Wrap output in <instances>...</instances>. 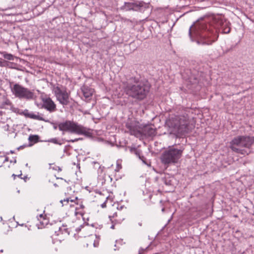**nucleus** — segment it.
Returning a JSON list of instances; mask_svg holds the SVG:
<instances>
[{"instance_id": "f257e3e1", "label": "nucleus", "mask_w": 254, "mask_h": 254, "mask_svg": "<svg viewBox=\"0 0 254 254\" xmlns=\"http://www.w3.org/2000/svg\"><path fill=\"white\" fill-rule=\"evenodd\" d=\"M230 24L226 21L217 20L212 16H204L190 27L189 35L192 42L199 45L209 46L218 39L216 29L220 28L223 33L228 34L231 31Z\"/></svg>"}, {"instance_id": "f03ea898", "label": "nucleus", "mask_w": 254, "mask_h": 254, "mask_svg": "<svg viewBox=\"0 0 254 254\" xmlns=\"http://www.w3.org/2000/svg\"><path fill=\"white\" fill-rule=\"evenodd\" d=\"M123 89L128 97L141 101L145 99L149 92L150 85L148 81L132 76L123 83Z\"/></svg>"}, {"instance_id": "7ed1b4c3", "label": "nucleus", "mask_w": 254, "mask_h": 254, "mask_svg": "<svg viewBox=\"0 0 254 254\" xmlns=\"http://www.w3.org/2000/svg\"><path fill=\"white\" fill-rule=\"evenodd\" d=\"M166 125L177 136L184 135L191 129L187 115H172L166 120Z\"/></svg>"}, {"instance_id": "20e7f679", "label": "nucleus", "mask_w": 254, "mask_h": 254, "mask_svg": "<svg viewBox=\"0 0 254 254\" xmlns=\"http://www.w3.org/2000/svg\"><path fill=\"white\" fill-rule=\"evenodd\" d=\"M51 124L53 126L54 129L58 128L59 130L62 132V135H64L66 132L86 136H89L90 134V133L87 131L86 128L73 121L66 120L59 123L52 122Z\"/></svg>"}, {"instance_id": "39448f33", "label": "nucleus", "mask_w": 254, "mask_h": 254, "mask_svg": "<svg viewBox=\"0 0 254 254\" xmlns=\"http://www.w3.org/2000/svg\"><path fill=\"white\" fill-rule=\"evenodd\" d=\"M254 143V137L249 135H239L230 142V148L234 152L242 155H248L250 152L241 147L250 149Z\"/></svg>"}, {"instance_id": "423d86ee", "label": "nucleus", "mask_w": 254, "mask_h": 254, "mask_svg": "<svg viewBox=\"0 0 254 254\" xmlns=\"http://www.w3.org/2000/svg\"><path fill=\"white\" fill-rule=\"evenodd\" d=\"M183 150V149H179L174 146H169L163 152L160 156L162 163L167 166L177 163L181 158Z\"/></svg>"}, {"instance_id": "0eeeda50", "label": "nucleus", "mask_w": 254, "mask_h": 254, "mask_svg": "<svg viewBox=\"0 0 254 254\" xmlns=\"http://www.w3.org/2000/svg\"><path fill=\"white\" fill-rule=\"evenodd\" d=\"M11 90L14 96L19 99L26 100L34 99V93L32 91L18 83L14 84Z\"/></svg>"}, {"instance_id": "6e6552de", "label": "nucleus", "mask_w": 254, "mask_h": 254, "mask_svg": "<svg viewBox=\"0 0 254 254\" xmlns=\"http://www.w3.org/2000/svg\"><path fill=\"white\" fill-rule=\"evenodd\" d=\"M148 7L147 4L143 1H134L133 2H125L120 8L123 11H144Z\"/></svg>"}, {"instance_id": "1a4fd4ad", "label": "nucleus", "mask_w": 254, "mask_h": 254, "mask_svg": "<svg viewBox=\"0 0 254 254\" xmlns=\"http://www.w3.org/2000/svg\"><path fill=\"white\" fill-rule=\"evenodd\" d=\"M139 123L134 121H128L126 123V127L130 135L138 136L139 134L140 128Z\"/></svg>"}, {"instance_id": "9d476101", "label": "nucleus", "mask_w": 254, "mask_h": 254, "mask_svg": "<svg viewBox=\"0 0 254 254\" xmlns=\"http://www.w3.org/2000/svg\"><path fill=\"white\" fill-rule=\"evenodd\" d=\"M42 108L46 109L50 113L55 112L57 110L56 105L50 97H42Z\"/></svg>"}, {"instance_id": "9b49d317", "label": "nucleus", "mask_w": 254, "mask_h": 254, "mask_svg": "<svg viewBox=\"0 0 254 254\" xmlns=\"http://www.w3.org/2000/svg\"><path fill=\"white\" fill-rule=\"evenodd\" d=\"M156 133V129L149 125H145L140 128L139 135L143 136L146 137H153Z\"/></svg>"}, {"instance_id": "f8f14e48", "label": "nucleus", "mask_w": 254, "mask_h": 254, "mask_svg": "<svg viewBox=\"0 0 254 254\" xmlns=\"http://www.w3.org/2000/svg\"><path fill=\"white\" fill-rule=\"evenodd\" d=\"M69 95L68 93L65 91L61 95H59L57 97V100L59 101L60 103L63 106H67L69 103Z\"/></svg>"}, {"instance_id": "ddd939ff", "label": "nucleus", "mask_w": 254, "mask_h": 254, "mask_svg": "<svg viewBox=\"0 0 254 254\" xmlns=\"http://www.w3.org/2000/svg\"><path fill=\"white\" fill-rule=\"evenodd\" d=\"M81 90L85 98L88 100H90L93 95L94 90L86 85H83L81 87Z\"/></svg>"}, {"instance_id": "4468645a", "label": "nucleus", "mask_w": 254, "mask_h": 254, "mask_svg": "<svg viewBox=\"0 0 254 254\" xmlns=\"http://www.w3.org/2000/svg\"><path fill=\"white\" fill-rule=\"evenodd\" d=\"M49 228H48L52 231L54 232L56 236L60 235V231H61L60 222H55L54 224H49Z\"/></svg>"}, {"instance_id": "2eb2a0df", "label": "nucleus", "mask_w": 254, "mask_h": 254, "mask_svg": "<svg viewBox=\"0 0 254 254\" xmlns=\"http://www.w3.org/2000/svg\"><path fill=\"white\" fill-rule=\"evenodd\" d=\"M129 151L131 153H133L137 157H138L141 161H142V162L145 163V164H146V162H145V158L142 156V155H141V151L139 150V149H137L135 147H129Z\"/></svg>"}, {"instance_id": "dca6fc26", "label": "nucleus", "mask_w": 254, "mask_h": 254, "mask_svg": "<svg viewBox=\"0 0 254 254\" xmlns=\"http://www.w3.org/2000/svg\"><path fill=\"white\" fill-rule=\"evenodd\" d=\"M172 179L173 178L169 175L165 174L164 176L162 177L161 180L166 186H172Z\"/></svg>"}, {"instance_id": "f3484780", "label": "nucleus", "mask_w": 254, "mask_h": 254, "mask_svg": "<svg viewBox=\"0 0 254 254\" xmlns=\"http://www.w3.org/2000/svg\"><path fill=\"white\" fill-rule=\"evenodd\" d=\"M40 225H38V229H42L43 227H46L47 228H49V224H48V220L46 218H43L40 221Z\"/></svg>"}, {"instance_id": "a211bd4d", "label": "nucleus", "mask_w": 254, "mask_h": 254, "mask_svg": "<svg viewBox=\"0 0 254 254\" xmlns=\"http://www.w3.org/2000/svg\"><path fill=\"white\" fill-rule=\"evenodd\" d=\"M29 118L35 119V120H37L39 121H44L45 122H49V120H46L44 118H43V117L40 116L39 115H35L32 113H30Z\"/></svg>"}, {"instance_id": "6ab92c4d", "label": "nucleus", "mask_w": 254, "mask_h": 254, "mask_svg": "<svg viewBox=\"0 0 254 254\" xmlns=\"http://www.w3.org/2000/svg\"><path fill=\"white\" fill-rule=\"evenodd\" d=\"M40 137L38 135L31 134L29 136L28 140L33 143H37L39 141Z\"/></svg>"}, {"instance_id": "aec40b11", "label": "nucleus", "mask_w": 254, "mask_h": 254, "mask_svg": "<svg viewBox=\"0 0 254 254\" xmlns=\"http://www.w3.org/2000/svg\"><path fill=\"white\" fill-rule=\"evenodd\" d=\"M46 141L53 143L54 144H58L60 145H61L63 144V142H61L60 140H59V139L57 138H50L47 140Z\"/></svg>"}, {"instance_id": "412c9836", "label": "nucleus", "mask_w": 254, "mask_h": 254, "mask_svg": "<svg viewBox=\"0 0 254 254\" xmlns=\"http://www.w3.org/2000/svg\"><path fill=\"white\" fill-rule=\"evenodd\" d=\"M65 91V90L63 91L60 88V87L57 86L55 89V94L56 97H57L59 95L62 94Z\"/></svg>"}, {"instance_id": "4be33fe9", "label": "nucleus", "mask_w": 254, "mask_h": 254, "mask_svg": "<svg viewBox=\"0 0 254 254\" xmlns=\"http://www.w3.org/2000/svg\"><path fill=\"white\" fill-rule=\"evenodd\" d=\"M66 226H61V231H60V235L61 234L67 233L68 235L69 234V232L68 230V229L65 228Z\"/></svg>"}, {"instance_id": "5701e85b", "label": "nucleus", "mask_w": 254, "mask_h": 254, "mask_svg": "<svg viewBox=\"0 0 254 254\" xmlns=\"http://www.w3.org/2000/svg\"><path fill=\"white\" fill-rule=\"evenodd\" d=\"M84 208V206L83 204H80L79 205V208L76 207L75 208V215H77V214H79V215H80L81 216H83V213L82 212H77V210L79 208Z\"/></svg>"}, {"instance_id": "b1692460", "label": "nucleus", "mask_w": 254, "mask_h": 254, "mask_svg": "<svg viewBox=\"0 0 254 254\" xmlns=\"http://www.w3.org/2000/svg\"><path fill=\"white\" fill-rule=\"evenodd\" d=\"M3 158H4V159L2 160V163L0 165V167L2 166V163L8 161V159H9L8 157L7 156L0 155V159H3Z\"/></svg>"}, {"instance_id": "393cba45", "label": "nucleus", "mask_w": 254, "mask_h": 254, "mask_svg": "<svg viewBox=\"0 0 254 254\" xmlns=\"http://www.w3.org/2000/svg\"><path fill=\"white\" fill-rule=\"evenodd\" d=\"M4 57L5 59L8 60H13V56L10 54H7L4 55Z\"/></svg>"}, {"instance_id": "a878e982", "label": "nucleus", "mask_w": 254, "mask_h": 254, "mask_svg": "<svg viewBox=\"0 0 254 254\" xmlns=\"http://www.w3.org/2000/svg\"><path fill=\"white\" fill-rule=\"evenodd\" d=\"M73 202L74 200L73 199H71L70 198H66L65 199H64V200H61L60 201V202L62 203L63 206L64 205V202H66V203H68L69 201Z\"/></svg>"}, {"instance_id": "bb28decb", "label": "nucleus", "mask_w": 254, "mask_h": 254, "mask_svg": "<svg viewBox=\"0 0 254 254\" xmlns=\"http://www.w3.org/2000/svg\"><path fill=\"white\" fill-rule=\"evenodd\" d=\"M53 30L54 31V33L55 34V37H57V38H62L63 37V36L62 35L59 34L58 33V32L59 31V29H53Z\"/></svg>"}, {"instance_id": "cd10ccee", "label": "nucleus", "mask_w": 254, "mask_h": 254, "mask_svg": "<svg viewBox=\"0 0 254 254\" xmlns=\"http://www.w3.org/2000/svg\"><path fill=\"white\" fill-rule=\"evenodd\" d=\"M30 113H29L28 112V110H25L21 114V115H23L25 117H27V118H29L30 117Z\"/></svg>"}, {"instance_id": "c85d7f7f", "label": "nucleus", "mask_w": 254, "mask_h": 254, "mask_svg": "<svg viewBox=\"0 0 254 254\" xmlns=\"http://www.w3.org/2000/svg\"><path fill=\"white\" fill-rule=\"evenodd\" d=\"M62 140L63 141H65L67 142H74L78 141L79 140V139H77V138H75L74 139L66 140L65 139H62Z\"/></svg>"}, {"instance_id": "c756f323", "label": "nucleus", "mask_w": 254, "mask_h": 254, "mask_svg": "<svg viewBox=\"0 0 254 254\" xmlns=\"http://www.w3.org/2000/svg\"><path fill=\"white\" fill-rule=\"evenodd\" d=\"M53 169L56 171H58V172L62 171V168L58 166L55 165L53 167H52Z\"/></svg>"}, {"instance_id": "7c9ffc66", "label": "nucleus", "mask_w": 254, "mask_h": 254, "mask_svg": "<svg viewBox=\"0 0 254 254\" xmlns=\"http://www.w3.org/2000/svg\"><path fill=\"white\" fill-rule=\"evenodd\" d=\"M149 248V246L147 247L145 249L142 248H140L139 250V253L138 254H143L144 252L147 250L148 248Z\"/></svg>"}, {"instance_id": "2f4dec72", "label": "nucleus", "mask_w": 254, "mask_h": 254, "mask_svg": "<svg viewBox=\"0 0 254 254\" xmlns=\"http://www.w3.org/2000/svg\"><path fill=\"white\" fill-rule=\"evenodd\" d=\"M12 177L13 178L14 180L15 179L16 177H19V178H20L21 179H22V173H21L19 175H15L14 174H13L12 175Z\"/></svg>"}, {"instance_id": "473e14b6", "label": "nucleus", "mask_w": 254, "mask_h": 254, "mask_svg": "<svg viewBox=\"0 0 254 254\" xmlns=\"http://www.w3.org/2000/svg\"><path fill=\"white\" fill-rule=\"evenodd\" d=\"M122 168V165L119 164H117L116 168L115 169V171L116 172H119V170Z\"/></svg>"}, {"instance_id": "72a5a7b5", "label": "nucleus", "mask_w": 254, "mask_h": 254, "mask_svg": "<svg viewBox=\"0 0 254 254\" xmlns=\"http://www.w3.org/2000/svg\"><path fill=\"white\" fill-rule=\"evenodd\" d=\"M43 218H45L43 215L42 214H40L38 217V219L39 220V221H41V219H43Z\"/></svg>"}, {"instance_id": "f704fd0d", "label": "nucleus", "mask_w": 254, "mask_h": 254, "mask_svg": "<svg viewBox=\"0 0 254 254\" xmlns=\"http://www.w3.org/2000/svg\"><path fill=\"white\" fill-rule=\"evenodd\" d=\"M26 145H21L19 147H18L17 149L18 150H20V149H23L25 147H26Z\"/></svg>"}, {"instance_id": "c9c22d12", "label": "nucleus", "mask_w": 254, "mask_h": 254, "mask_svg": "<svg viewBox=\"0 0 254 254\" xmlns=\"http://www.w3.org/2000/svg\"><path fill=\"white\" fill-rule=\"evenodd\" d=\"M14 153H15V152L14 150H11L9 152H6L5 154H6V155H8L9 153L13 154Z\"/></svg>"}, {"instance_id": "e433bc0d", "label": "nucleus", "mask_w": 254, "mask_h": 254, "mask_svg": "<svg viewBox=\"0 0 254 254\" xmlns=\"http://www.w3.org/2000/svg\"><path fill=\"white\" fill-rule=\"evenodd\" d=\"M81 228H83V226L81 225L79 227L76 229V231L78 232L79 231L81 230Z\"/></svg>"}, {"instance_id": "4c0bfd02", "label": "nucleus", "mask_w": 254, "mask_h": 254, "mask_svg": "<svg viewBox=\"0 0 254 254\" xmlns=\"http://www.w3.org/2000/svg\"><path fill=\"white\" fill-rule=\"evenodd\" d=\"M93 163L95 165H97V166L99 167V164L97 162H95V161H94Z\"/></svg>"}, {"instance_id": "58836bf2", "label": "nucleus", "mask_w": 254, "mask_h": 254, "mask_svg": "<svg viewBox=\"0 0 254 254\" xmlns=\"http://www.w3.org/2000/svg\"><path fill=\"white\" fill-rule=\"evenodd\" d=\"M9 103H10V101L9 100H7L5 102V104L8 105L9 104Z\"/></svg>"}, {"instance_id": "ea45409f", "label": "nucleus", "mask_w": 254, "mask_h": 254, "mask_svg": "<svg viewBox=\"0 0 254 254\" xmlns=\"http://www.w3.org/2000/svg\"><path fill=\"white\" fill-rule=\"evenodd\" d=\"M10 162H13L14 163H16V159L15 158V159H14V160H12H12H11V161H10Z\"/></svg>"}, {"instance_id": "a19ab883", "label": "nucleus", "mask_w": 254, "mask_h": 254, "mask_svg": "<svg viewBox=\"0 0 254 254\" xmlns=\"http://www.w3.org/2000/svg\"><path fill=\"white\" fill-rule=\"evenodd\" d=\"M110 228L114 229L115 228V224H112Z\"/></svg>"}, {"instance_id": "79ce46f5", "label": "nucleus", "mask_w": 254, "mask_h": 254, "mask_svg": "<svg viewBox=\"0 0 254 254\" xmlns=\"http://www.w3.org/2000/svg\"><path fill=\"white\" fill-rule=\"evenodd\" d=\"M102 207H104L105 206H106V204H105V202L103 203L102 205H101Z\"/></svg>"}, {"instance_id": "37998d69", "label": "nucleus", "mask_w": 254, "mask_h": 254, "mask_svg": "<svg viewBox=\"0 0 254 254\" xmlns=\"http://www.w3.org/2000/svg\"><path fill=\"white\" fill-rule=\"evenodd\" d=\"M27 176H25L24 178H22V179H24L25 181H26V180L27 179Z\"/></svg>"}, {"instance_id": "c03bdc74", "label": "nucleus", "mask_w": 254, "mask_h": 254, "mask_svg": "<svg viewBox=\"0 0 254 254\" xmlns=\"http://www.w3.org/2000/svg\"><path fill=\"white\" fill-rule=\"evenodd\" d=\"M54 186L55 187H58V185L56 183H55V184H54Z\"/></svg>"}, {"instance_id": "a18cd8bd", "label": "nucleus", "mask_w": 254, "mask_h": 254, "mask_svg": "<svg viewBox=\"0 0 254 254\" xmlns=\"http://www.w3.org/2000/svg\"><path fill=\"white\" fill-rule=\"evenodd\" d=\"M56 179H57L63 180V178H59V177H56Z\"/></svg>"}, {"instance_id": "49530a36", "label": "nucleus", "mask_w": 254, "mask_h": 254, "mask_svg": "<svg viewBox=\"0 0 254 254\" xmlns=\"http://www.w3.org/2000/svg\"><path fill=\"white\" fill-rule=\"evenodd\" d=\"M138 225H139V226H142V223L141 222H139L138 223Z\"/></svg>"}, {"instance_id": "de8ad7c7", "label": "nucleus", "mask_w": 254, "mask_h": 254, "mask_svg": "<svg viewBox=\"0 0 254 254\" xmlns=\"http://www.w3.org/2000/svg\"><path fill=\"white\" fill-rule=\"evenodd\" d=\"M165 208H163L162 209V212H164V211H165Z\"/></svg>"}, {"instance_id": "09e8293b", "label": "nucleus", "mask_w": 254, "mask_h": 254, "mask_svg": "<svg viewBox=\"0 0 254 254\" xmlns=\"http://www.w3.org/2000/svg\"><path fill=\"white\" fill-rule=\"evenodd\" d=\"M25 166H26V167H29V166H28V163H26V164H25Z\"/></svg>"}, {"instance_id": "8fccbe9b", "label": "nucleus", "mask_w": 254, "mask_h": 254, "mask_svg": "<svg viewBox=\"0 0 254 254\" xmlns=\"http://www.w3.org/2000/svg\"><path fill=\"white\" fill-rule=\"evenodd\" d=\"M124 207V206H121L120 207V209H122Z\"/></svg>"}, {"instance_id": "3c124183", "label": "nucleus", "mask_w": 254, "mask_h": 254, "mask_svg": "<svg viewBox=\"0 0 254 254\" xmlns=\"http://www.w3.org/2000/svg\"><path fill=\"white\" fill-rule=\"evenodd\" d=\"M77 139H79V140H82V138H77Z\"/></svg>"}, {"instance_id": "603ef678", "label": "nucleus", "mask_w": 254, "mask_h": 254, "mask_svg": "<svg viewBox=\"0 0 254 254\" xmlns=\"http://www.w3.org/2000/svg\"><path fill=\"white\" fill-rule=\"evenodd\" d=\"M3 252V250H0V253H2Z\"/></svg>"}, {"instance_id": "864d4df0", "label": "nucleus", "mask_w": 254, "mask_h": 254, "mask_svg": "<svg viewBox=\"0 0 254 254\" xmlns=\"http://www.w3.org/2000/svg\"><path fill=\"white\" fill-rule=\"evenodd\" d=\"M32 144H30L29 146H32Z\"/></svg>"}, {"instance_id": "5fc2aeb1", "label": "nucleus", "mask_w": 254, "mask_h": 254, "mask_svg": "<svg viewBox=\"0 0 254 254\" xmlns=\"http://www.w3.org/2000/svg\"><path fill=\"white\" fill-rule=\"evenodd\" d=\"M0 220H2V217H0Z\"/></svg>"}, {"instance_id": "6e6d98bb", "label": "nucleus", "mask_w": 254, "mask_h": 254, "mask_svg": "<svg viewBox=\"0 0 254 254\" xmlns=\"http://www.w3.org/2000/svg\"><path fill=\"white\" fill-rule=\"evenodd\" d=\"M109 218H110V220H112L111 219V216H109Z\"/></svg>"}, {"instance_id": "4d7b16f0", "label": "nucleus", "mask_w": 254, "mask_h": 254, "mask_svg": "<svg viewBox=\"0 0 254 254\" xmlns=\"http://www.w3.org/2000/svg\"><path fill=\"white\" fill-rule=\"evenodd\" d=\"M1 64V62L0 61V64Z\"/></svg>"}]
</instances>
